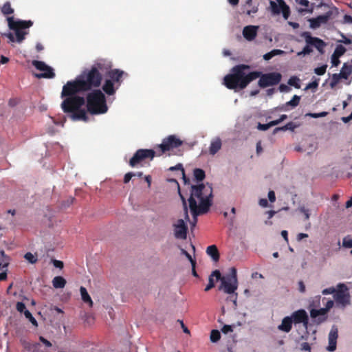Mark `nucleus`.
<instances>
[{
  "instance_id": "obj_47",
  "label": "nucleus",
  "mask_w": 352,
  "mask_h": 352,
  "mask_svg": "<svg viewBox=\"0 0 352 352\" xmlns=\"http://www.w3.org/2000/svg\"><path fill=\"white\" fill-rule=\"evenodd\" d=\"M135 176V173H133L132 172H129L125 174L124 177V183L127 184L129 182V181L131 179V178Z\"/></svg>"
},
{
  "instance_id": "obj_11",
  "label": "nucleus",
  "mask_w": 352,
  "mask_h": 352,
  "mask_svg": "<svg viewBox=\"0 0 352 352\" xmlns=\"http://www.w3.org/2000/svg\"><path fill=\"white\" fill-rule=\"evenodd\" d=\"M270 9L274 15H278L282 13L283 18L287 20L290 15V8L284 0H276L270 1Z\"/></svg>"
},
{
  "instance_id": "obj_4",
  "label": "nucleus",
  "mask_w": 352,
  "mask_h": 352,
  "mask_svg": "<svg viewBox=\"0 0 352 352\" xmlns=\"http://www.w3.org/2000/svg\"><path fill=\"white\" fill-rule=\"evenodd\" d=\"M73 94L70 95H63V89L61 91V98H64L61 102L60 107L65 113H69L70 118L73 120H82L87 122L89 118L87 111L83 106L85 104V99L82 96Z\"/></svg>"
},
{
  "instance_id": "obj_36",
  "label": "nucleus",
  "mask_w": 352,
  "mask_h": 352,
  "mask_svg": "<svg viewBox=\"0 0 352 352\" xmlns=\"http://www.w3.org/2000/svg\"><path fill=\"white\" fill-rule=\"evenodd\" d=\"M345 52L346 48L342 45H338L336 46L333 54L338 57H340L345 53Z\"/></svg>"
},
{
  "instance_id": "obj_29",
  "label": "nucleus",
  "mask_w": 352,
  "mask_h": 352,
  "mask_svg": "<svg viewBox=\"0 0 352 352\" xmlns=\"http://www.w3.org/2000/svg\"><path fill=\"white\" fill-rule=\"evenodd\" d=\"M193 176L197 182H201L206 177L205 171L199 168H195L193 170Z\"/></svg>"
},
{
  "instance_id": "obj_61",
  "label": "nucleus",
  "mask_w": 352,
  "mask_h": 352,
  "mask_svg": "<svg viewBox=\"0 0 352 352\" xmlns=\"http://www.w3.org/2000/svg\"><path fill=\"white\" fill-rule=\"evenodd\" d=\"M333 305H334L333 301V300H329L327 302V303H326V305H325V307H324V308H326V309H327V311H329V309H331V308L333 307Z\"/></svg>"
},
{
  "instance_id": "obj_52",
  "label": "nucleus",
  "mask_w": 352,
  "mask_h": 352,
  "mask_svg": "<svg viewBox=\"0 0 352 352\" xmlns=\"http://www.w3.org/2000/svg\"><path fill=\"white\" fill-rule=\"evenodd\" d=\"M268 199L270 202L273 203L276 201L275 192L273 190H270L268 192Z\"/></svg>"
},
{
  "instance_id": "obj_30",
  "label": "nucleus",
  "mask_w": 352,
  "mask_h": 352,
  "mask_svg": "<svg viewBox=\"0 0 352 352\" xmlns=\"http://www.w3.org/2000/svg\"><path fill=\"white\" fill-rule=\"evenodd\" d=\"M284 53H285L284 51H283L281 50H273L270 51V52L266 53L263 56V58L265 60H269L271 58H272L274 56H277V55H280V54H283Z\"/></svg>"
},
{
  "instance_id": "obj_60",
  "label": "nucleus",
  "mask_w": 352,
  "mask_h": 352,
  "mask_svg": "<svg viewBox=\"0 0 352 352\" xmlns=\"http://www.w3.org/2000/svg\"><path fill=\"white\" fill-rule=\"evenodd\" d=\"M53 263L56 267L60 269L63 267V263L60 261L54 260Z\"/></svg>"
},
{
  "instance_id": "obj_63",
  "label": "nucleus",
  "mask_w": 352,
  "mask_h": 352,
  "mask_svg": "<svg viewBox=\"0 0 352 352\" xmlns=\"http://www.w3.org/2000/svg\"><path fill=\"white\" fill-rule=\"evenodd\" d=\"M192 274L195 277H198V274L195 270L196 262H192Z\"/></svg>"
},
{
  "instance_id": "obj_19",
  "label": "nucleus",
  "mask_w": 352,
  "mask_h": 352,
  "mask_svg": "<svg viewBox=\"0 0 352 352\" xmlns=\"http://www.w3.org/2000/svg\"><path fill=\"white\" fill-rule=\"evenodd\" d=\"M328 311H327L326 308H321L319 309H312L310 311V316L312 318H316L317 317H318L317 319V322L318 324H320L324 322L327 320V317L326 315Z\"/></svg>"
},
{
  "instance_id": "obj_6",
  "label": "nucleus",
  "mask_w": 352,
  "mask_h": 352,
  "mask_svg": "<svg viewBox=\"0 0 352 352\" xmlns=\"http://www.w3.org/2000/svg\"><path fill=\"white\" fill-rule=\"evenodd\" d=\"M221 284L219 286V290L223 291L228 294H232L235 292L238 288L237 272L234 267L230 269V273L221 276L219 278Z\"/></svg>"
},
{
  "instance_id": "obj_41",
  "label": "nucleus",
  "mask_w": 352,
  "mask_h": 352,
  "mask_svg": "<svg viewBox=\"0 0 352 352\" xmlns=\"http://www.w3.org/2000/svg\"><path fill=\"white\" fill-rule=\"evenodd\" d=\"M340 78H342V76L340 74H334L332 76V80L330 83V85L331 87H334L339 82Z\"/></svg>"
},
{
  "instance_id": "obj_10",
  "label": "nucleus",
  "mask_w": 352,
  "mask_h": 352,
  "mask_svg": "<svg viewBox=\"0 0 352 352\" xmlns=\"http://www.w3.org/2000/svg\"><path fill=\"white\" fill-rule=\"evenodd\" d=\"M258 85L261 88H265L269 86H273L278 84L282 76L278 72H272L268 74H263L261 72Z\"/></svg>"
},
{
  "instance_id": "obj_32",
  "label": "nucleus",
  "mask_w": 352,
  "mask_h": 352,
  "mask_svg": "<svg viewBox=\"0 0 352 352\" xmlns=\"http://www.w3.org/2000/svg\"><path fill=\"white\" fill-rule=\"evenodd\" d=\"M1 12L4 15H10L14 13V9L11 7V4L9 1L6 2L2 8Z\"/></svg>"
},
{
  "instance_id": "obj_33",
  "label": "nucleus",
  "mask_w": 352,
  "mask_h": 352,
  "mask_svg": "<svg viewBox=\"0 0 352 352\" xmlns=\"http://www.w3.org/2000/svg\"><path fill=\"white\" fill-rule=\"evenodd\" d=\"M288 85L294 87L296 89L300 88V79L297 76H292L288 80Z\"/></svg>"
},
{
  "instance_id": "obj_20",
  "label": "nucleus",
  "mask_w": 352,
  "mask_h": 352,
  "mask_svg": "<svg viewBox=\"0 0 352 352\" xmlns=\"http://www.w3.org/2000/svg\"><path fill=\"white\" fill-rule=\"evenodd\" d=\"M258 27L255 25H248L243 28V35L248 41L254 40L256 35Z\"/></svg>"
},
{
  "instance_id": "obj_17",
  "label": "nucleus",
  "mask_w": 352,
  "mask_h": 352,
  "mask_svg": "<svg viewBox=\"0 0 352 352\" xmlns=\"http://www.w3.org/2000/svg\"><path fill=\"white\" fill-rule=\"evenodd\" d=\"M124 72L119 69H108L107 72H104V75L109 77V80H112L113 83H117V88L120 85L122 82V76Z\"/></svg>"
},
{
  "instance_id": "obj_22",
  "label": "nucleus",
  "mask_w": 352,
  "mask_h": 352,
  "mask_svg": "<svg viewBox=\"0 0 352 352\" xmlns=\"http://www.w3.org/2000/svg\"><path fill=\"white\" fill-rule=\"evenodd\" d=\"M292 318L289 316H286L283 319L282 322L278 325V329L280 331L289 333L292 328Z\"/></svg>"
},
{
  "instance_id": "obj_62",
  "label": "nucleus",
  "mask_w": 352,
  "mask_h": 352,
  "mask_svg": "<svg viewBox=\"0 0 352 352\" xmlns=\"http://www.w3.org/2000/svg\"><path fill=\"white\" fill-rule=\"evenodd\" d=\"M259 205L263 208H265L268 206V201L266 199H261L259 200Z\"/></svg>"
},
{
  "instance_id": "obj_44",
  "label": "nucleus",
  "mask_w": 352,
  "mask_h": 352,
  "mask_svg": "<svg viewBox=\"0 0 352 352\" xmlns=\"http://www.w3.org/2000/svg\"><path fill=\"white\" fill-rule=\"evenodd\" d=\"M327 114H328V113L327 111H322L320 113H309L307 114V116H309L313 118H318L325 117Z\"/></svg>"
},
{
  "instance_id": "obj_31",
  "label": "nucleus",
  "mask_w": 352,
  "mask_h": 352,
  "mask_svg": "<svg viewBox=\"0 0 352 352\" xmlns=\"http://www.w3.org/2000/svg\"><path fill=\"white\" fill-rule=\"evenodd\" d=\"M351 73L352 67L351 65H347L346 63H344L340 72L342 78L346 79Z\"/></svg>"
},
{
  "instance_id": "obj_48",
  "label": "nucleus",
  "mask_w": 352,
  "mask_h": 352,
  "mask_svg": "<svg viewBox=\"0 0 352 352\" xmlns=\"http://www.w3.org/2000/svg\"><path fill=\"white\" fill-rule=\"evenodd\" d=\"M270 127H271V126H270V122L267 124L258 123V126H257V129L261 131H266V130L269 129Z\"/></svg>"
},
{
  "instance_id": "obj_3",
  "label": "nucleus",
  "mask_w": 352,
  "mask_h": 352,
  "mask_svg": "<svg viewBox=\"0 0 352 352\" xmlns=\"http://www.w3.org/2000/svg\"><path fill=\"white\" fill-rule=\"evenodd\" d=\"M212 188L204 184L192 186L188 199L189 208L196 222V217L206 213L212 205Z\"/></svg>"
},
{
  "instance_id": "obj_23",
  "label": "nucleus",
  "mask_w": 352,
  "mask_h": 352,
  "mask_svg": "<svg viewBox=\"0 0 352 352\" xmlns=\"http://www.w3.org/2000/svg\"><path fill=\"white\" fill-rule=\"evenodd\" d=\"M102 91L109 96L113 95L116 93V89L114 87V83L112 80L106 79L102 87Z\"/></svg>"
},
{
  "instance_id": "obj_14",
  "label": "nucleus",
  "mask_w": 352,
  "mask_h": 352,
  "mask_svg": "<svg viewBox=\"0 0 352 352\" xmlns=\"http://www.w3.org/2000/svg\"><path fill=\"white\" fill-rule=\"evenodd\" d=\"M301 36L305 39L307 44L315 47L320 52H323V48L326 44L322 39L311 36L308 32H304Z\"/></svg>"
},
{
  "instance_id": "obj_15",
  "label": "nucleus",
  "mask_w": 352,
  "mask_h": 352,
  "mask_svg": "<svg viewBox=\"0 0 352 352\" xmlns=\"http://www.w3.org/2000/svg\"><path fill=\"white\" fill-rule=\"evenodd\" d=\"M333 14L331 10H329L324 14L319 15L316 18L309 19L310 23V28L312 29L318 28L322 24H325L330 19Z\"/></svg>"
},
{
  "instance_id": "obj_58",
  "label": "nucleus",
  "mask_w": 352,
  "mask_h": 352,
  "mask_svg": "<svg viewBox=\"0 0 352 352\" xmlns=\"http://www.w3.org/2000/svg\"><path fill=\"white\" fill-rule=\"evenodd\" d=\"M182 252L183 254H184L188 258V260L190 261V263L192 264V262H196L195 260H194L192 256H190V254L187 252L185 250H182Z\"/></svg>"
},
{
  "instance_id": "obj_21",
  "label": "nucleus",
  "mask_w": 352,
  "mask_h": 352,
  "mask_svg": "<svg viewBox=\"0 0 352 352\" xmlns=\"http://www.w3.org/2000/svg\"><path fill=\"white\" fill-rule=\"evenodd\" d=\"M214 277L216 278V280H219V278H221V272L218 270H215L212 272V274L209 276L208 278V284L206 285V287L204 289L205 292H208L212 288L214 287Z\"/></svg>"
},
{
  "instance_id": "obj_59",
  "label": "nucleus",
  "mask_w": 352,
  "mask_h": 352,
  "mask_svg": "<svg viewBox=\"0 0 352 352\" xmlns=\"http://www.w3.org/2000/svg\"><path fill=\"white\" fill-rule=\"evenodd\" d=\"M296 2L305 7H308L309 5V1L308 0H296Z\"/></svg>"
},
{
  "instance_id": "obj_54",
  "label": "nucleus",
  "mask_w": 352,
  "mask_h": 352,
  "mask_svg": "<svg viewBox=\"0 0 352 352\" xmlns=\"http://www.w3.org/2000/svg\"><path fill=\"white\" fill-rule=\"evenodd\" d=\"M278 89L281 92H288L290 91L289 87L285 84H280Z\"/></svg>"
},
{
  "instance_id": "obj_2",
  "label": "nucleus",
  "mask_w": 352,
  "mask_h": 352,
  "mask_svg": "<svg viewBox=\"0 0 352 352\" xmlns=\"http://www.w3.org/2000/svg\"><path fill=\"white\" fill-rule=\"evenodd\" d=\"M250 66L239 64L234 66L229 74L223 78V85L229 89L243 90L252 81L257 79L259 71L250 72Z\"/></svg>"
},
{
  "instance_id": "obj_18",
  "label": "nucleus",
  "mask_w": 352,
  "mask_h": 352,
  "mask_svg": "<svg viewBox=\"0 0 352 352\" xmlns=\"http://www.w3.org/2000/svg\"><path fill=\"white\" fill-rule=\"evenodd\" d=\"M290 317L292 318V322L295 324L302 323L305 327H307L309 318L304 309H299L293 312Z\"/></svg>"
},
{
  "instance_id": "obj_49",
  "label": "nucleus",
  "mask_w": 352,
  "mask_h": 352,
  "mask_svg": "<svg viewBox=\"0 0 352 352\" xmlns=\"http://www.w3.org/2000/svg\"><path fill=\"white\" fill-rule=\"evenodd\" d=\"M339 58L340 57H338V56L332 54V56H331V63H332L333 66L337 67V66L339 65V64L340 63Z\"/></svg>"
},
{
  "instance_id": "obj_50",
  "label": "nucleus",
  "mask_w": 352,
  "mask_h": 352,
  "mask_svg": "<svg viewBox=\"0 0 352 352\" xmlns=\"http://www.w3.org/2000/svg\"><path fill=\"white\" fill-rule=\"evenodd\" d=\"M318 87V82L317 80L309 82L305 87V89H312V88H317Z\"/></svg>"
},
{
  "instance_id": "obj_1",
  "label": "nucleus",
  "mask_w": 352,
  "mask_h": 352,
  "mask_svg": "<svg viewBox=\"0 0 352 352\" xmlns=\"http://www.w3.org/2000/svg\"><path fill=\"white\" fill-rule=\"evenodd\" d=\"M112 67L111 61L98 60L89 69H85L75 80L67 81L63 86V95L80 94L100 86L104 72Z\"/></svg>"
},
{
  "instance_id": "obj_55",
  "label": "nucleus",
  "mask_w": 352,
  "mask_h": 352,
  "mask_svg": "<svg viewBox=\"0 0 352 352\" xmlns=\"http://www.w3.org/2000/svg\"><path fill=\"white\" fill-rule=\"evenodd\" d=\"M296 127L297 125L296 124H294L293 122H289L287 124H286L285 128H287V130L293 131Z\"/></svg>"
},
{
  "instance_id": "obj_8",
  "label": "nucleus",
  "mask_w": 352,
  "mask_h": 352,
  "mask_svg": "<svg viewBox=\"0 0 352 352\" xmlns=\"http://www.w3.org/2000/svg\"><path fill=\"white\" fill-rule=\"evenodd\" d=\"M183 142L175 135H170L164 138L162 143L157 146L156 148L160 150L158 155L160 156L168 151H172L175 148H177L181 146Z\"/></svg>"
},
{
  "instance_id": "obj_42",
  "label": "nucleus",
  "mask_w": 352,
  "mask_h": 352,
  "mask_svg": "<svg viewBox=\"0 0 352 352\" xmlns=\"http://www.w3.org/2000/svg\"><path fill=\"white\" fill-rule=\"evenodd\" d=\"M24 258L32 264L36 263L37 261L36 257L31 252H27L25 254Z\"/></svg>"
},
{
  "instance_id": "obj_40",
  "label": "nucleus",
  "mask_w": 352,
  "mask_h": 352,
  "mask_svg": "<svg viewBox=\"0 0 352 352\" xmlns=\"http://www.w3.org/2000/svg\"><path fill=\"white\" fill-rule=\"evenodd\" d=\"M309 45H310L307 44L301 52H298L297 55L300 56L310 54L313 52V50Z\"/></svg>"
},
{
  "instance_id": "obj_46",
  "label": "nucleus",
  "mask_w": 352,
  "mask_h": 352,
  "mask_svg": "<svg viewBox=\"0 0 352 352\" xmlns=\"http://www.w3.org/2000/svg\"><path fill=\"white\" fill-rule=\"evenodd\" d=\"M16 310L20 313H23L26 310L25 305L22 302H18L16 305Z\"/></svg>"
},
{
  "instance_id": "obj_26",
  "label": "nucleus",
  "mask_w": 352,
  "mask_h": 352,
  "mask_svg": "<svg viewBox=\"0 0 352 352\" xmlns=\"http://www.w3.org/2000/svg\"><path fill=\"white\" fill-rule=\"evenodd\" d=\"M80 292L81 298H82V301L85 303L88 304L89 307H92L94 302H93L89 294H88V292L87 291V289L85 287L81 286L80 288Z\"/></svg>"
},
{
  "instance_id": "obj_64",
  "label": "nucleus",
  "mask_w": 352,
  "mask_h": 352,
  "mask_svg": "<svg viewBox=\"0 0 352 352\" xmlns=\"http://www.w3.org/2000/svg\"><path fill=\"white\" fill-rule=\"evenodd\" d=\"M263 151L262 146H261V142L259 141L256 143V153L259 155Z\"/></svg>"
},
{
  "instance_id": "obj_56",
  "label": "nucleus",
  "mask_w": 352,
  "mask_h": 352,
  "mask_svg": "<svg viewBox=\"0 0 352 352\" xmlns=\"http://www.w3.org/2000/svg\"><path fill=\"white\" fill-rule=\"evenodd\" d=\"M39 340L42 343H43L45 345V346H47V347L52 346V343L49 340H47V339L43 338V336H40Z\"/></svg>"
},
{
  "instance_id": "obj_37",
  "label": "nucleus",
  "mask_w": 352,
  "mask_h": 352,
  "mask_svg": "<svg viewBox=\"0 0 352 352\" xmlns=\"http://www.w3.org/2000/svg\"><path fill=\"white\" fill-rule=\"evenodd\" d=\"M169 170L170 171H173V170H181L182 171V173L183 175V179L184 180V182L186 183V177L185 176V173H184V169L183 168V166L182 164H177L176 166H171L168 168Z\"/></svg>"
},
{
  "instance_id": "obj_28",
  "label": "nucleus",
  "mask_w": 352,
  "mask_h": 352,
  "mask_svg": "<svg viewBox=\"0 0 352 352\" xmlns=\"http://www.w3.org/2000/svg\"><path fill=\"white\" fill-rule=\"evenodd\" d=\"M24 350L23 352H36L40 344L38 343L32 344L28 342L24 341L23 342Z\"/></svg>"
},
{
  "instance_id": "obj_7",
  "label": "nucleus",
  "mask_w": 352,
  "mask_h": 352,
  "mask_svg": "<svg viewBox=\"0 0 352 352\" xmlns=\"http://www.w3.org/2000/svg\"><path fill=\"white\" fill-rule=\"evenodd\" d=\"M9 28L15 31L16 40L18 43H21L25 39L27 32L23 31L24 29L29 28L33 25L32 21H14L12 17L8 19Z\"/></svg>"
},
{
  "instance_id": "obj_45",
  "label": "nucleus",
  "mask_w": 352,
  "mask_h": 352,
  "mask_svg": "<svg viewBox=\"0 0 352 352\" xmlns=\"http://www.w3.org/2000/svg\"><path fill=\"white\" fill-rule=\"evenodd\" d=\"M336 341L329 338V346H327V350L329 351H334L336 349Z\"/></svg>"
},
{
  "instance_id": "obj_53",
  "label": "nucleus",
  "mask_w": 352,
  "mask_h": 352,
  "mask_svg": "<svg viewBox=\"0 0 352 352\" xmlns=\"http://www.w3.org/2000/svg\"><path fill=\"white\" fill-rule=\"evenodd\" d=\"M232 330H233L232 327L230 325H228V324L224 325L221 329L222 332L224 333H228L229 332H232Z\"/></svg>"
},
{
  "instance_id": "obj_13",
  "label": "nucleus",
  "mask_w": 352,
  "mask_h": 352,
  "mask_svg": "<svg viewBox=\"0 0 352 352\" xmlns=\"http://www.w3.org/2000/svg\"><path fill=\"white\" fill-rule=\"evenodd\" d=\"M338 289L334 294V299L337 303L341 304L343 306L349 304L350 302V296L347 292L348 288L344 284H339Z\"/></svg>"
},
{
  "instance_id": "obj_51",
  "label": "nucleus",
  "mask_w": 352,
  "mask_h": 352,
  "mask_svg": "<svg viewBox=\"0 0 352 352\" xmlns=\"http://www.w3.org/2000/svg\"><path fill=\"white\" fill-rule=\"evenodd\" d=\"M322 293L324 295L331 294L336 293V289L333 287H329L323 289Z\"/></svg>"
},
{
  "instance_id": "obj_9",
  "label": "nucleus",
  "mask_w": 352,
  "mask_h": 352,
  "mask_svg": "<svg viewBox=\"0 0 352 352\" xmlns=\"http://www.w3.org/2000/svg\"><path fill=\"white\" fill-rule=\"evenodd\" d=\"M155 155V151L153 149H138L129 160L131 167H136L141 164L146 159L153 160Z\"/></svg>"
},
{
  "instance_id": "obj_43",
  "label": "nucleus",
  "mask_w": 352,
  "mask_h": 352,
  "mask_svg": "<svg viewBox=\"0 0 352 352\" xmlns=\"http://www.w3.org/2000/svg\"><path fill=\"white\" fill-rule=\"evenodd\" d=\"M327 66L326 65H322L321 67H316L314 69V72L317 75L322 76V75L325 74L326 70H327Z\"/></svg>"
},
{
  "instance_id": "obj_38",
  "label": "nucleus",
  "mask_w": 352,
  "mask_h": 352,
  "mask_svg": "<svg viewBox=\"0 0 352 352\" xmlns=\"http://www.w3.org/2000/svg\"><path fill=\"white\" fill-rule=\"evenodd\" d=\"M338 337V328L336 327L335 326H333L329 333V338H331L337 342Z\"/></svg>"
},
{
  "instance_id": "obj_39",
  "label": "nucleus",
  "mask_w": 352,
  "mask_h": 352,
  "mask_svg": "<svg viewBox=\"0 0 352 352\" xmlns=\"http://www.w3.org/2000/svg\"><path fill=\"white\" fill-rule=\"evenodd\" d=\"M342 246L345 248H352V239L349 236L343 239Z\"/></svg>"
},
{
  "instance_id": "obj_16",
  "label": "nucleus",
  "mask_w": 352,
  "mask_h": 352,
  "mask_svg": "<svg viewBox=\"0 0 352 352\" xmlns=\"http://www.w3.org/2000/svg\"><path fill=\"white\" fill-rule=\"evenodd\" d=\"M175 236L179 239H186L187 236L188 228L183 219H178L174 224Z\"/></svg>"
},
{
  "instance_id": "obj_34",
  "label": "nucleus",
  "mask_w": 352,
  "mask_h": 352,
  "mask_svg": "<svg viewBox=\"0 0 352 352\" xmlns=\"http://www.w3.org/2000/svg\"><path fill=\"white\" fill-rule=\"evenodd\" d=\"M210 341L212 342H217L221 338V333L218 330L213 329L210 332Z\"/></svg>"
},
{
  "instance_id": "obj_27",
  "label": "nucleus",
  "mask_w": 352,
  "mask_h": 352,
  "mask_svg": "<svg viewBox=\"0 0 352 352\" xmlns=\"http://www.w3.org/2000/svg\"><path fill=\"white\" fill-rule=\"evenodd\" d=\"M66 283V280L60 276H55L52 280V285L56 289L64 288Z\"/></svg>"
},
{
  "instance_id": "obj_12",
  "label": "nucleus",
  "mask_w": 352,
  "mask_h": 352,
  "mask_svg": "<svg viewBox=\"0 0 352 352\" xmlns=\"http://www.w3.org/2000/svg\"><path fill=\"white\" fill-rule=\"evenodd\" d=\"M32 65L34 66L38 70L43 72V73L35 74L34 76L37 78H53L55 76L54 69L46 65L44 62L41 60H33Z\"/></svg>"
},
{
  "instance_id": "obj_5",
  "label": "nucleus",
  "mask_w": 352,
  "mask_h": 352,
  "mask_svg": "<svg viewBox=\"0 0 352 352\" xmlns=\"http://www.w3.org/2000/svg\"><path fill=\"white\" fill-rule=\"evenodd\" d=\"M87 112L91 115L103 114L107 112L108 107L104 94L100 89H94L86 96Z\"/></svg>"
},
{
  "instance_id": "obj_57",
  "label": "nucleus",
  "mask_w": 352,
  "mask_h": 352,
  "mask_svg": "<svg viewBox=\"0 0 352 352\" xmlns=\"http://www.w3.org/2000/svg\"><path fill=\"white\" fill-rule=\"evenodd\" d=\"M300 210L304 214L305 220H308L310 217L309 210L305 209V208H301Z\"/></svg>"
},
{
  "instance_id": "obj_35",
  "label": "nucleus",
  "mask_w": 352,
  "mask_h": 352,
  "mask_svg": "<svg viewBox=\"0 0 352 352\" xmlns=\"http://www.w3.org/2000/svg\"><path fill=\"white\" fill-rule=\"evenodd\" d=\"M300 100V97L297 95H294L293 96V98H292V100H290L289 102H286L285 105L286 107L292 106L293 107H295L298 105Z\"/></svg>"
},
{
  "instance_id": "obj_25",
  "label": "nucleus",
  "mask_w": 352,
  "mask_h": 352,
  "mask_svg": "<svg viewBox=\"0 0 352 352\" xmlns=\"http://www.w3.org/2000/svg\"><path fill=\"white\" fill-rule=\"evenodd\" d=\"M206 253L214 261L217 262L219 260V252L215 245L208 246L206 249Z\"/></svg>"
},
{
  "instance_id": "obj_24",
  "label": "nucleus",
  "mask_w": 352,
  "mask_h": 352,
  "mask_svg": "<svg viewBox=\"0 0 352 352\" xmlns=\"http://www.w3.org/2000/svg\"><path fill=\"white\" fill-rule=\"evenodd\" d=\"M221 140L219 138H217L213 140L209 148L210 154L215 155L221 148Z\"/></svg>"
}]
</instances>
